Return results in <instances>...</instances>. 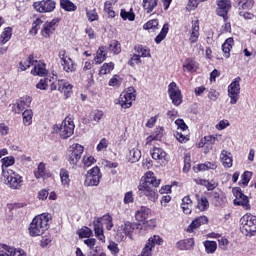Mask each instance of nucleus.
Instances as JSON below:
<instances>
[{
    "instance_id": "obj_19",
    "label": "nucleus",
    "mask_w": 256,
    "mask_h": 256,
    "mask_svg": "<svg viewBox=\"0 0 256 256\" xmlns=\"http://www.w3.org/2000/svg\"><path fill=\"white\" fill-rule=\"evenodd\" d=\"M216 4H217V8H216L217 15H219V17H223V19H227V13H229L231 9V1L217 0Z\"/></svg>"
},
{
    "instance_id": "obj_51",
    "label": "nucleus",
    "mask_w": 256,
    "mask_h": 256,
    "mask_svg": "<svg viewBox=\"0 0 256 256\" xmlns=\"http://www.w3.org/2000/svg\"><path fill=\"white\" fill-rule=\"evenodd\" d=\"M186 132L187 131H179V130L175 132L174 137H176L179 143H187V141H189V135H187Z\"/></svg>"
},
{
    "instance_id": "obj_21",
    "label": "nucleus",
    "mask_w": 256,
    "mask_h": 256,
    "mask_svg": "<svg viewBox=\"0 0 256 256\" xmlns=\"http://www.w3.org/2000/svg\"><path fill=\"white\" fill-rule=\"evenodd\" d=\"M209 218L207 216L196 217L187 228V233H193L196 229H199L201 225H207Z\"/></svg>"
},
{
    "instance_id": "obj_2",
    "label": "nucleus",
    "mask_w": 256,
    "mask_h": 256,
    "mask_svg": "<svg viewBox=\"0 0 256 256\" xmlns=\"http://www.w3.org/2000/svg\"><path fill=\"white\" fill-rule=\"evenodd\" d=\"M53 132L62 139H69L75 133V123L71 118H65L60 124L53 126Z\"/></svg>"
},
{
    "instance_id": "obj_45",
    "label": "nucleus",
    "mask_w": 256,
    "mask_h": 256,
    "mask_svg": "<svg viewBox=\"0 0 256 256\" xmlns=\"http://www.w3.org/2000/svg\"><path fill=\"white\" fill-rule=\"evenodd\" d=\"M115 69V64L113 62L110 63H104L99 71L100 75H109V73H111V71H113Z\"/></svg>"
},
{
    "instance_id": "obj_4",
    "label": "nucleus",
    "mask_w": 256,
    "mask_h": 256,
    "mask_svg": "<svg viewBox=\"0 0 256 256\" xmlns=\"http://www.w3.org/2000/svg\"><path fill=\"white\" fill-rule=\"evenodd\" d=\"M241 232L246 237H251L256 233V217L251 214H246L241 218Z\"/></svg>"
},
{
    "instance_id": "obj_33",
    "label": "nucleus",
    "mask_w": 256,
    "mask_h": 256,
    "mask_svg": "<svg viewBox=\"0 0 256 256\" xmlns=\"http://www.w3.org/2000/svg\"><path fill=\"white\" fill-rule=\"evenodd\" d=\"M105 59H107V52H105V47L101 46L98 48L96 56L94 57L95 64L101 65Z\"/></svg>"
},
{
    "instance_id": "obj_16",
    "label": "nucleus",
    "mask_w": 256,
    "mask_h": 256,
    "mask_svg": "<svg viewBox=\"0 0 256 256\" xmlns=\"http://www.w3.org/2000/svg\"><path fill=\"white\" fill-rule=\"evenodd\" d=\"M59 26V18H55L50 22H45L42 26L41 35L46 39H49L53 33H55V29Z\"/></svg>"
},
{
    "instance_id": "obj_17",
    "label": "nucleus",
    "mask_w": 256,
    "mask_h": 256,
    "mask_svg": "<svg viewBox=\"0 0 256 256\" xmlns=\"http://www.w3.org/2000/svg\"><path fill=\"white\" fill-rule=\"evenodd\" d=\"M139 185H145L146 187H149V185H152V187H159V185H161V179H157L153 172L148 171L141 178Z\"/></svg>"
},
{
    "instance_id": "obj_31",
    "label": "nucleus",
    "mask_w": 256,
    "mask_h": 256,
    "mask_svg": "<svg viewBox=\"0 0 256 256\" xmlns=\"http://www.w3.org/2000/svg\"><path fill=\"white\" fill-rule=\"evenodd\" d=\"M233 45H235V40L233 38H228L222 45V51L224 53V57L229 59L231 57V49H233Z\"/></svg>"
},
{
    "instance_id": "obj_34",
    "label": "nucleus",
    "mask_w": 256,
    "mask_h": 256,
    "mask_svg": "<svg viewBox=\"0 0 256 256\" xmlns=\"http://www.w3.org/2000/svg\"><path fill=\"white\" fill-rule=\"evenodd\" d=\"M120 17L123 21H133L135 19V12H133V8H130L129 10L121 9Z\"/></svg>"
},
{
    "instance_id": "obj_32",
    "label": "nucleus",
    "mask_w": 256,
    "mask_h": 256,
    "mask_svg": "<svg viewBox=\"0 0 256 256\" xmlns=\"http://www.w3.org/2000/svg\"><path fill=\"white\" fill-rule=\"evenodd\" d=\"M159 4V0H143L142 7L146 13H153L157 5Z\"/></svg>"
},
{
    "instance_id": "obj_3",
    "label": "nucleus",
    "mask_w": 256,
    "mask_h": 256,
    "mask_svg": "<svg viewBox=\"0 0 256 256\" xmlns=\"http://www.w3.org/2000/svg\"><path fill=\"white\" fill-rule=\"evenodd\" d=\"M2 171L5 184L8 185L10 189H22L23 184L25 183V181L23 180V176L11 169H2Z\"/></svg>"
},
{
    "instance_id": "obj_50",
    "label": "nucleus",
    "mask_w": 256,
    "mask_h": 256,
    "mask_svg": "<svg viewBox=\"0 0 256 256\" xmlns=\"http://www.w3.org/2000/svg\"><path fill=\"white\" fill-rule=\"evenodd\" d=\"M163 243V239L159 235H154L148 239V242L146 245H149L152 247V249H155V245H161Z\"/></svg>"
},
{
    "instance_id": "obj_53",
    "label": "nucleus",
    "mask_w": 256,
    "mask_h": 256,
    "mask_svg": "<svg viewBox=\"0 0 256 256\" xmlns=\"http://www.w3.org/2000/svg\"><path fill=\"white\" fill-rule=\"evenodd\" d=\"M86 17L90 23H93V21H99V14L97 13L96 9L87 10L86 9Z\"/></svg>"
},
{
    "instance_id": "obj_55",
    "label": "nucleus",
    "mask_w": 256,
    "mask_h": 256,
    "mask_svg": "<svg viewBox=\"0 0 256 256\" xmlns=\"http://www.w3.org/2000/svg\"><path fill=\"white\" fill-rule=\"evenodd\" d=\"M49 83H51V79L44 78L36 84V89H40L41 91H47L49 89Z\"/></svg>"
},
{
    "instance_id": "obj_37",
    "label": "nucleus",
    "mask_w": 256,
    "mask_h": 256,
    "mask_svg": "<svg viewBox=\"0 0 256 256\" xmlns=\"http://www.w3.org/2000/svg\"><path fill=\"white\" fill-rule=\"evenodd\" d=\"M13 35V30L11 27H6L0 36V43L5 45V43L9 42L11 36Z\"/></svg>"
},
{
    "instance_id": "obj_62",
    "label": "nucleus",
    "mask_w": 256,
    "mask_h": 256,
    "mask_svg": "<svg viewBox=\"0 0 256 256\" xmlns=\"http://www.w3.org/2000/svg\"><path fill=\"white\" fill-rule=\"evenodd\" d=\"M108 249L111 252V255L118 256L119 255V245L115 242H110L108 245Z\"/></svg>"
},
{
    "instance_id": "obj_22",
    "label": "nucleus",
    "mask_w": 256,
    "mask_h": 256,
    "mask_svg": "<svg viewBox=\"0 0 256 256\" xmlns=\"http://www.w3.org/2000/svg\"><path fill=\"white\" fill-rule=\"evenodd\" d=\"M93 229L95 233V237L99 239L102 243H105V234H104V229H103V223L101 222V219L96 218L93 221Z\"/></svg>"
},
{
    "instance_id": "obj_46",
    "label": "nucleus",
    "mask_w": 256,
    "mask_h": 256,
    "mask_svg": "<svg viewBox=\"0 0 256 256\" xmlns=\"http://www.w3.org/2000/svg\"><path fill=\"white\" fill-rule=\"evenodd\" d=\"M34 175H35L36 179H43V177H45V175H47V170L45 168V163L41 162L38 165L37 170L34 171Z\"/></svg>"
},
{
    "instance_id": "obj_7",
    "label": "nucleus",
    "mask_w": 256,
    "mask_h": 256,
    "mask_svg": "<svg viewBox=\"0 0 256 256\" xmlns=\"http://www.w3.org/2000/svg\"><path fill=\"white\" fill-rule=\"evenodd\" d=\"M102 177L101 169L98 166H94L86 174L85 185L88 187H97L101 183Z\"/></svg>"
},
{
    "instance_id": "obj_6",
    "label": "nucleus",
    "mask_w": 256,
    "mask_h": 256,
    "mask_svg": "<svg viewBox=\"0 0 256 256\" xmlns=\"http://www.w3.org/2000/svg\"><path fill=\"white\" fill-rule=\"evenodd\" d=\"M241 93V77H236L228 86V97L230 98V105H237L239 95Z\"/></svg>"
},
{
    "instance_id": "obj_56",
    "label": "nucleus",
    "mask_w": 256,
    "mask_h": 256,
    "mask_svg": "<svg viewBox=\"0 0 256 256\" xmlns=\"http://www.w3.org/2000/svg\"><path fill=\"white\" fill-rule=\"evenodd\" d=\"M60 179L62 185H69V183H71V179H69V171H67L66 169H61Z\"/></svg>"
},
{
    "instance_id": "obj_27",
    "label": "nucleus",
    "mask_w": 256,
    "mask_h": 256,
    "mask_svg": "<svg viewBox=\"0 0 256 256\" xmlns=\"http://www.w3.org/2000/svg\"><path fill=\"white\" fill-rule=\"evenodd\" d=\"M137 227L138 225L135 223L125 222L123 225H121L120 231H122L126 237L132 239L133 232L135 231V229H137Z\"/></svg>"
},
{
    "instance_id": "obj_1",
    "label": "nucleus",
    "mask_w": 256,
    "mask_h": 256,
    "mask_svg": "<svg viewBox=\"0 0 256 256\" xmlns=\"http://www.w3.org/2000/svg\"><path fill=\"white\" fill-rule=\"evenodd\" d=\"M50 221L51 214L49 213H42L33 218L29 226L30 237H41L49 229Z\"/></svg>"
},
{
    "instance_id": "obj_57",
    "label": "nucleus",
    "mask_w": 256,
    "mask_h": 256,
    "mask_svg": "<svg viewBox=\"0 0 256 256\" xmlns=\"http://www.w3.org/2000/svg\"><path fill=\"white\" fill-rule=\"evenodd\" d=\"M253 5H255L254 0H238V7L242 9H253Z\"/></svg>"
},
{
    "instance_id": "obj_5",
    "label": "nucleus",
    "mask_w": 256,
    "mask_h": 256,
    "mask_svg": "<svg viewBox=\"0 0 256 256\" xmlns=\"http://www.w3.org/2000/svg\"><path fill=\"white\" fill-rule=\"evenodd\" d=\"M85 151V147L81 144H72L68 149V163L72 165L73 169H77L79 161H81V156Z\"/></svg>"
},
{
    "instance_id": "obj_25",
    "label": "nucleus",
    "mask_w": 256,
    "mask_h": 256,
    "mask_svg": "<svg viewBox=\"0 0 256 256\" xmlns=\"http://www.w3.org/2000/svg\"><path fill=\"white\" fill-rule=\"evenodd\" d=\"M220 161L225 169H231L233 167V155L227 150L221 151Z\"/></svg>"
},
{
    "instance_id": "obj_61",
    "label": "nucleus",
    "mask_w": 256,
    "mask_h": 256,
    "mask_svg": "<svg viewBox=\"0 0 256 256\" xmlns=\"http://www.w3.org/2000/svg\"><path fill=\"white\" fill-rule=\"evenodd\" d=\"M109 147V140L106 138H102L100 142L98 143L96 150L97 151H105Z\"/></svg>"
},
{
    "instance_id": "obj_9",
    "label": "nucleus",
    "mask_w": 256,
    "mask_h": 256,
    "mask_svg": "<svg viewBox=\"0 0 256 256\" xmlns=\"http://www.w3.org/2000/svg\"><path fill=\"white\" fill-rule=\"evenodd\" d=\"M58 57L60 59V63L63 67V70L66 73H75V63L71 57L67 56V51L60 50L58 52Z\"/></svg>"
},
{
    "instance_id": "obj_52",
    "label": "nucleus",
    "mask_w": 256,
    "mask_h": 256,
    "mask_svg": "<svg viewBox=\"0 0 256 256\" xmlns=\"http://www.w3.org/2000/svg\"><path fill=\"white\" fill-rule=\"evenodd\" d=\"M108 51H111L115 55L121 53V45L117 40H112L109 44Z\"/></svg>"
},
{
    "instance_id": "obj_8",
    "label": "nucleus",
    "mask_w": 256,
    "mask_h": 256,
    "mask_svg": "<svg viewBox=\"0 0 256 256\" xmlns=\"http://www.w3.org/2000/svg\"><path fill=\"white\" fill-rule=\"evenodd\" d=\"M138 195L139 197H146L151 203H156L157 199H159L157 189L151 186H146L145 184L138 185Z\"/></svg>"
},
{
    "instance_id": "obj_13",
    "label": "nucleus",
    "mask_w": 256,
    "mask_h": 256,
    "mask_svg": "<svg viewBox=\"0 0 256 256\" xmlns=\"http://www.w3.org/2000/svg\"><path fill=\"white\" fill-rule=\"evenodd\" d=\"M31 97L23 96L15 103L10 104L11 111L13 113H21L24 109H27L31 105Z\"/></svg>"
},
{
    "instance_id": "obj_43",
    "label": "nucleus",
    "mask_w": 256,
    "mask_h": 256,
    "mask_svg": "<svg viewBox=\"0 0 256 256\" xmlns=\"http://www.w3.org/2000/svg\"><path fill=\"white\" fill-rule=\"evenodd\" d=\"M184 69L186 71H189L190 73H195V71H197V69H199V66H198L197 62H195L194 60L187 59L184 64Z\"/></svg>"
},
{
    "instance_id": "obj_10",
    "label": "nucleus",
    "mask_w": 256,
    "mask_h": 256,
    "mask_svg": "<svg viewBox=\"0 0 256 256\" xmlns=\"http://www.w3.org/2000/svg\"><path fill=\"white\" fill-rule=\"evenodd\" d=\"M234 197V205H238L240 207H243L246 211H249L251 209V204H249V198L243 194V191L240 188H234L233 189Z\"/></svg>"
},
{
    "instance_id": "obj_20",
    "label": "nucleus",
    "mask_w": 256,
    "mask_h": 256,
    "mask_svg": "<svg viewBox=\"0 0 256 256\" xmlns=\"http://www.w3.org/2000/svg\"><path fill=\"white\" fill-rule=\"evenodd\" d=\"M150 155L152 159L155 161H160V163H167V161H169L167 152H165L163 148L154 147L152 150H150Z\"/></svg>"
},
{
    "instance_id": "obj_24",
    "label": "nucleus",
    "mask_w": 256,
    "mask_h": 256,
    "mask_svg": "<svg viewBox=\"0 0 256 256\" xmlns=\"http://www.w3.org/2000/svg\"><path fill=\"white\" fill-rule=\"evenodd\" d=\"M34 68L31 70V74L38 77H45L47 75V67L45 63L35 60Z\"/></svg>"
},
{
    "instance_id": "obj_41",
    "label": "nucleus",
    "mask_w": 256,
    "mask_h": 256,
    "mask_svg": "<svg viewBox=\"0 0 256 256\" xmlns=\"http://www.w3.org/2000/svg\"><path fill=\"white\" fill-rule=\"evenodd\" d=\"M98 219L101 220L102 225H106V229L108 231H111V229H113V217H111V215L106 214L102 217H99Z\"/></svg>"
},
{
    "instance_id": "obj_26",
    "label": "nucleus",
    "mask_w": 256,
    "mask_h": 256,
    "mask_svg": "<svg viewBox=\"0 0 256 256\" xmlns=\"http://www.w3.org/2000/svg\"><path fill=\"white\" fill-rule=\"evenodd\" d=\"M176 247L180 249V251H191V249L195 247V240L193 238L180 240L176 243Z\"/></svg>"
},
{
    "instance_id": "obj_30",
    "label": "nucleus",
    "mask_w": 256,
    "mask_h": 256,
    "mask_svg": "<svg viewBox=\"0 0 256 256\" xmlns=\"http://www.w3.org/2000/svg\"><path fill=\"white\" fill-rule=\"evenodd\" d=\"M181 208L185 215H191V211H193V200H191L190 196L182 198Z\"/></svg>"
},
{
    "instance_id": "obj_36",
    "label": "nucleus",
    "mask_w": 256,
    "mask_h": 256,
    "mask_svg": "<svg viewBox=\"0 0 256 256\" xmlns=\"http://www.w3.org/2000/svg\"><path fill=\"white\" fill-rule=\"evenodd\" d=\"M141 159V150L138 148H133L129 151L128 160L130 163H137Z\"/></svg>"
},
{
    "instance_id": "obj_29",
    "label": "nucleus",
    "mask_w": 256,
    "mask_h": 256,
    "mask_svg": "<svg viewBox=\"0 0 256 256\" xmlns=\"http://www.w3.org/2000/svg\"><path fill=\"white\" fill-rule=\"evenodd\" d=\"M199 41V21L192 22V29L190 32L189 42L191 45Z\"/></svg>"
},
{
    "instance_id": "obj_28",
    "label": "nucleus",
    "mask_w": 256,
    "mask_h": 256,
    "mask_svg": "<svg viewBox=\"0 0 256 256\" xmlns=\"http://www.w3.org/2000/svg\"><path fill=\"white\" fill-rule=\"evenodd\" d=\"M217 169V162H205L203 164H198L194 167L195 173L204 172V171H215Z\"/></svg>"
},
{
    "instance_id": "obj_49",
    "label": "nucleus",
    "mask_w": 256,
    "mask_h": 256,
    "mask_svg": "<svg viewBox=\"0 0 256 256\" xmlns=\"http://www.w3.org/2000/svg\"><path fill=\"white\" fill-rule=\"evenodd\" d=\"M95 163H97V160L90 154H86L82 158V164L84 167H91V165H95Z\"/></svg>"
},
{
    "instance_id": "obj_35",
    "label": "nucleus",
    "mask_w": 256,
    "mask_h": 256,
    "mask_svg": "<svg viewBox=\"0 0 256 256\" xmlns=\"http://www.w3.org/2000/svg\"><path fill=\"white\" fill-rule=\"evenodd\" d=\"M104 12L109 19H115V17H117V12H115V9L113 8V3H111L110 1L105 2Z\"/></svg>"
},
{
    "instance_id": "obj_44",
    "label": "nucleus",
    "mask_w": 256,
    "mask_h": 256,
    "mask_svg": "<svg viewBox=\"0 0 256 256\" xmlns=\"http://www.w3.org/2000/svg\"><path fill=\"white\" fill-rule=\"evenodd\" d=\"M23 116V124L26 127H29V125H31V123H33V110H25L22 113Z\"/></svg>"
},
{
    "instance_id": "obj_40",
    "label": "nucleus",
    "mask_w": 256,
    "mask_h": 256,
    "mask_svg": "<svg viewBox=\"0 0 256 256\" xmlns=\"http://www.w3.org/2000/svg\"><path fill=\"white\" fill-rule=\"evenodd\" d=\"M35 61L33 60V56H29L26 60H22L19 65V69L20 71H27V69H29V67H31V65H35Z\"/></svg>"
},
{
    "instance_id": "obj_58",
    "label": "nucleus",
    "mask_w": 256,
    "mask_h": 256,
    "mask_svg": "<svg viewBox=\"0 0 256 256\" xmlns=\"http://www.w3.org/2000/svg\"><path fill=\"white\" fill-rule=\"evenodd\" d=\"M204 247H205L207 253H213L214 251H217V242L205 241Z\"/></svg>"
},
{
    "instance_id": "obj_39",
    "label": "nucleus",
    "mask_w": 256,
    "mask_h": 256,
    "mask_svg": "<svg viewBox=\"0 0 256 256\" xmlns=\"http://www.w3.org/2000/svg\"><path fill=\"white\" fill-rule=\"evenodd\" d=\"M167 33H169V24H164L160 33L155 38V43L159 45L167 37Z\"/></svg>"
},
{
    "instance_id": "obj_14",
    "label": "nucleus",
    "mask_w": 256,
    "mask_h": 256,
    "mask_svg": "<svg viewBox=\"0 0 256 256\" xmlns=\"http://www.w3.org/2000/svg\"><path fill=\"white\" fill-rule=\"evenodd\" d=\"M34 9L38 11V13H51V11H55V1L43 0L35 2Z\"/></svg>"
},
{
    "instance_id": "obj_38",
    "label": "nucleus",
    "mask_w": 256,
    "mask_h": 256,
    "mask_svg": "<svg viewBox=\"0 0 256 256\" xmlns=\"http://www.w3.org/2000/svg\"><path fill=\"white\" fill-rule=\"evenodd\" d=\"M143 29H145V31H157V29H159V20L158 19L149 20L143 25Z\"/></svg>"
},
{
    "instance_id": "obj_15",
    "label": "nucleus",
    "mask_w": 256,
    "mask_h": 256,
    "mask_svg": "<svg viewBox=\"0 0 256 256\" xmlns=\"http://www.w3.org/2000/svg\"><path fill=\"white\" fill-rule=\"evenodd\" d=\"M149 213H151L149 208L141 206L135 213L136 221L143 223L144 227H149V223H153V220L147 221L149 219Z\"/></svg>"
},
{
    "instance_id": "obj_48",
    "label": "nucleus",
    "mask_w": 256,
    "mask_h": 256,
    "mask_svg": "<svg viewBox=\"0 0 256 256\" xmlns=\"http://www.w3.org/2000/svg\"><path fill=\"white\" fill-rule=\"evenodd\" d=\"M197 209H199V211H207V209H209V200H207V197L202 196L198 198Z\"/></svg>"
},
{
    "instance_id": "obj_42",
    "label": "nucleus",
    "mask_w": 256,
    "mask_h": 256,
    "mask_svg": "<svg viewBox=\"0 0 256 256\" xmlns=\"http://www.w3.org/2000/svg\"><path fill=\"white\" fill-rule=\"evenodd\" d=\"M60 5L64 11L73 12L77 9V5H75L70 0H60Z\"/></svg>"
},
{
    "instance_id": "obj_47",
    "label": "nucleus",
    "mask_w": 256,
    "mask_h": 256,
    "mask_svg": "<svg viewBox=\"0 0 256 256\" xmlns=\"http://www.w3.org/2000/svg\"><path fill=\"white\" fill-rule=\"evenodd\" d=\"M135 51L140 57H151V50L145 46H136Z\"/></svg>"
},
{
    "instance_id": "obj_63",
    "label": "nucleus",
    "mask_w": 256,
    "mask_h": 256,
    "mask_svg": "<svg viewBox=\"0 0 256 256\" xmlns=\"http://www.w3.org/2000/svg\"><path fill=\"white\" fill-rule=\"evenodd\" d=\"M103 111L101 110H95L91 113V119L94 120L96 123H99L100 119H103Z\"/></svg>"
},
{
    "instance_id": "obj_18",
    "label": "nucleus",
    "mask_w": 256,
    "mask_h": 256,
    "mask_svg": "<svg viewBox=\"0 0 256 256\" xmlns=\"http://www.w3.org/2000/svg\"><path fill=\"white\" fill-rule=\"evenodd\" d=\"M0 256H27L25 251L19 250L13 246L0 244Z\"/></svg>"
},
{
    "instance_id": "obj_59",
    "label": "nucleus",
    "mask_w": 256,
    "mask_h": 256,
    "mask_svg": "<svg viewBox=\"0 0 256 256\" xmlns=\"http://www.w3.org/2000/svg\"><path fill=\"white\" fill-rule=\"evenodd\" d=\"M41 25H43V21L41 20V18H37L32 24L30 35H35L39 31Z\"/></svg>"
},
{
    "instance_id": "obj_54",
    "label": "nucleus",
    "mask_w": 256,
    "mask_h": 256,
    "mask_svg": "<svg viewBox=\"0 0 256 256\" xmlns=\"http://www.w3.org/2000/svg\"><path fill=\"white\" fill-rule=\"evenodd\" d=\"M78 235L82 239H89L93 235V230H91L89 227H85L78 231Z\"/></svg>"
},
{
    "instance_id": "obj_11",
    "label": "nucleus",
    "mask_w": 256,
    "mask_h": 256,
    "mask_svg": "<svg viewBox=\"0 0 256 256\" xmlns=\"http://www.w3.org/2000/svg\"><path fill=\"white\" fill-rule=\"evenodd\" d=\"M169 97L176 107H179L181 103H183V96L181 95V90L177 87V83L172 82L168 86Z\"/></svg>"
},
{
    "instance_id": "obj_23",
    "label": "nucleus",
    "mask_w": 256,
    "mask_h": 256,
    "mask_svg": "<svg viewBox=\"0 0 256 256\" xmlns=\"http://www.w3.org/2000/svg\"><path fill=\"white\" fill-rule=\"evenodd\" d=\"M58 91L63 93L66 97H71V94L73 93V85L65 79H60L58 80Z\"/></svg>"
},
{
    "instance_id": "obj_12",
    "label": "nucleus",
    "mask_w": 256,
    "mask_h": 256,
    "mask_svg": "<svg viewBox=\"0 0 256 256\" xmlns=\"http://www.w3.org/2000/svg\"><path fill=\"white\" fill-rule=\"evenodd\" d=\"M133 101H135V93L130 89L126 92H122L116 103H119L122 109H129L131 105H133Z\"/></svg>"
},
{
    "instance_id": "obj_64",
    "label": "nucleus",
    "mask_w": 256,
    "mask_h": 256,
    "mask_svg": "<svg viewBox=\"0 0 256 256\" xmlns=\"http://www.w3.org/2000/svg\"><path fill=\"white\" fill-rule=\"evenodd\" d=\"M141 256H153V248L149 244H146L140 253Z\"/></svg>"
},
{
    "instance_id": "obj_60",
    "label": "nucleus",
    "mask_w": 256,
    "mask_h": 256,
    "mask_svg": "<svg viewBox=\"0 0 256 256\" xmlns=\"http://www.w3.org/2000/svg\"><path fill=\"white\" fill-rule=\"evenodd\" d=\"M11 165H15V158H13V156L2 159V169H5L4 167H11Z\"/></svg>"
}]
</instances>
